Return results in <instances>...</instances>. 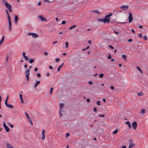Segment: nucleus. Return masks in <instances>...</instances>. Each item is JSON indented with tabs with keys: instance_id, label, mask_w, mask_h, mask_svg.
Masks as SVG:
<instances>
[{
	"instance_id": "b1692460",
	"label": "nucleus",
	"mask_w": 148,
	"mask_h": 148,
	"mask_svg": "<svg viewBox=\"0 0 148 148\" xmlns=\"http://www.w3.org/2000/svg\"><path fill=\"white\" fill-rule=\"evenodd\" d=\"M93 11L96 14H99L100 12L97 10H94Z\"/></svg>"
},
{
	"instance_id": "de8ad7c7",
	"label": "nucleus",
	"mask_w": 148,
	"mask_h": 148,
	"mask_svg": "<svg viewBox=\"0 0 148 148\" xmlns=\"http://www.w3.org/2000/svg\"><path fill=\"white\" fill-rule=\"evenodd\" d=\"M22 55H23V56L24 57V56H26V54H25V52H23V54H22Z\"/></svg>"
},
{
	"instance_id": "13d9d810",
	"label": "nucleus",
	"mask_w": 148,
	"mask_h": 148,
	"mask_svg": "<svg viewBox=\"0 0 148 148\" xmlns=\"http://www.w3.org/2000/svg\"><path fill=\"white\" fill-rule=\"evenodd\" d=\"M59 61V59L58 58H57L56 60V61L57 62H58Z\"/></svg>"
},
{
	"instance_id": "680f3d73",
	"label": "nucleus",
	"mask_w": 148,
	"mask_h": 148,
	"mask_svg": "<svg viewBox=\"0 0 148 148\" xmlns=\"http://www.w3.org/2000/svg\"><path fill=\"white\" fill-rule=\"evenodd\" d=\"M11 128H13L14 127L13 125L11 124H9Z\"/></svg>"
},
{
	"instance_id": "37998d69",
	"label": "nucleus",
	"mask_w": 148,
	"mask_h": 148,
	"mask_svg": "<svg viewBox=\"0 0 148 148\" xmlns=\"http://www.w3.org/2000/svg\"><path fill=\"white\" fill-rule=\"evenodd\" d=\"M7 101L8 100H6L5 101V106H6V105H7L8 104L7 103Z\"/></svg>"
},
{
	"instance_id": "c756f323",
	"label": "nucleus",
	"mask_w": 148,
	"mask_h": 148,
	"mask_svg": "<svg viewBox=\"0 0 148 148\" xmlns=\"http://www.w3.org/2000/svg\"><path fill=\"white\" fill-rule=\"evenodd\" d=\"M104 76V74L103 73H101L99 75V76L100 78H102Z\"/></svg>"
},
{
	"instance_id": "c03bdc74",
	"label": "nucleus",
	"mask_w": 148,
	"mask_h": 148,
	"mask_svg": "<svg viewBox=\"0 0 148 148\" xmlns=\"http://www.w3.org/2000/svg\"><path fill=\"white\" fill-rule=\"evenodd\" d=\"M66 23V21H62V24L64 25Z\"/></svg>"
},
{
	"instance_id": "2eb2a0df",
	"label": "nucleus",
	"mask_w": 148,
	"mask_h": 148,
	"mask_svg": "<svg viewBox=\"0 0 148 148\" xmlns=\"http://www.w3.org/2000/svg\"><path fill=\"white\" fill-rule=\"evenodd\" d=\"M18 19V17L16 15L14 18V21L16 23H17V21Z\"/></svg>"
},
{
	"instance_id": "1a4fd4ad",
	"label": "nucleus",
	"mask_w": 148,
	"mask_h": 148,
	"mask_svg": "<svg viewBox=\"0 0 148 148\" xmlns=\"http://www.w3.org/2000/svg\"><path fill=\"white\" fill-rule=\"evenodd\" d=\"M128 6L126 5H123L120 7V8L124 10H126L128 8Z\"/></svg>"
},
{
	"instance_id": "5fc2aeb1",
	"label": "nucleus",
	"mask_w": 148,
	"mask_h": 148,
	"mask_svg": "<svg viewBox=\"0 0 148 148\" xmlns=\"http://www.w3.org/2000/svg\"><path fill=\"white\" fill-rule=\"evenodd\" d=\"M99 116L100 117H104L105 116V115L104 114H102V115L99 114Z\"/></svg>"
},
{
	"instance_id": "864d4df0",
	"label": "nucleus",
	"mask_w": 148,
	"mask_h": 148,
	"mask_svg": "<svg viewBox=\"0 0 148 148\" xmlns=\"http://www.w3.org/2000/svg\"><path fill=\"white\" fill-rule=\"evenodd\" d=\"M9 30L10 31L11 30V25H9Z\"/></svg>"
},
{
	"instance_id": "bf43d9fd",
	"label": "nucleus",
	"mask_w": 148,
	"mask_h": 148,
	"mask_svg": "<svg viewBox=\"0 0 148 148\" xmlns=\"http://www.w3.org/2000/svg\"><path fill=\"white\" fill-rule=\"evenodd\" d=\"M132 39H128V41L129 42H131L132 41Z\"/></svg>"
},
{
	"instance_id": "f704fd0d",
	"label": "nucleus",
	"mask_w": 148,
	"mask_h": 148,
	"mask_svg": "<svg viewBox=\"0 0 148 148\" xmlns=\"http://www.w3.org/2000/svg\"><path fill=\"white\" fill-rule=\"evenodd\" d=\"M117 131H118L116 129V130H115V131H114L113 132V133L114 134H116L117 133Z\"/></svg>"
},
{
	"instance_id": "423d86ee",
	"label": "nucleus",
	"mask_w": 148,
	"mask_h": 148,
	"mask_svg": "<svg viewBox=\"0 0 148 148\" xmlns=\"http://www.w3.org/2000/svg\"><path fill=\"white\" fill-rule=\"evenodd\" d=\"M130 142L129 143V148H131L133 146L135 145L134 144V143L132 141V140L131 139L130 140Z\"/></svg>"
},
{
	"instance_id": "0e129e2a",
	"label": "nucleus",
	"mask_w": 148,
	"mask_h": 148,
	"mask_svg": "<svg viewBox=\"0 0 148 148\" xmlns=\"http://www.w3.org/2000/svg\"><path fill=\"white\" fill-rule=\"evenodd\" d=\"M41 2L40 1L38 3V5H41Z\"/></svg>"
},
{
	"instance_id": "09e8293b",
	"label": "nucleus",
	"mask_w": 148,
	"mask_h": 148,
	"mask_svg": "<svg viewBox=\"0 0 148 148\" xmlns=\"http://www.w3.org/2000/svg\"><path fill=\"white\" fill-rule=\"evenodd\" d=\"M88 83L90 85H92V82L91 81L88 82Z\"/></svg>"
},
{
	"instance_id": "aec40b11",
	"label": "nucleus",
	"mask_w": 148,
	"mask_h": 148,
	"mask_svg": "<svg viewBox=\"0 0 148 148\" xmlns=\"http://www.w3.org/2000/svg\"><path fill=\"white\" fill-rule=\"evenodd\" d=\"M21 99V103L23 102V101L22 98V94H20L19 95Z\"/></svg>"
},
{
	"instance_id": "4c0bfd02",
	"label": "nucleus",
	"mask_w": 148,
	"mask_h": 148,
	"mask_svg": "<svg viewBox=\"0 0 148 148\" xmlns=\"http://www.w3.org/2000/svg\"><path fill=\"white\" fill-rule=\"evenodd\" d=\"M53 88H51L50 89V94H51L53 91Z\"/></svg>"
},
{
	"instance_id": "774afa93",
	"label": "nucleus",
	"mask_w": 148,
	"mask_h": 148,
	"mask_svg": "<svg viewBox=\"0 0 148 148\" xmlns=\"http://www.w3.org/2000/svg\"><path fill=\"white\" fill-rule=\"evenodd\" d=\"M122 148H126V147L125 145H123L122 147Z\"/></svg>"
},
{
	"instance_id": "c9c22d12",
	"label": "nucleus",
	"mask_w": 148,
	"mask_h": 148,
	"mask_svg": "<svg viewBox=\"0 0 148 148\" xmlns=\"http://www.w3.org/2000/svg\"><path fill=\"white\" fill-rule=\"evenodd\" d=\"M65 45H66V48H68V45H69L68 42H66Z\"/></svg>"
},
{
	"instance_id": "3c124183",
	"label": "nucleus",
	"mask_w": 148,
	"mask_h": 148,
	"mask_svg": "<svg viewBox=\"0 0 148 148\" xmlns=\"http://www.w3.org/2000/svg\"><path fill=\"white\" fill-rule=\"evenodd\" d=\"M97 111V108L96 107L94 108L93 109V111L95 112H96Z\"/></svg>"
},
{
	"instance_id": "a211bd4d",
	"label": "nucleus",
	"mask_w": 148,
	"mask_h": 148,
	"mask_svg": "<svg viewBox=\"0 0 148 148\" xmlns=\"http://www.w3.org/2000/svg\"><path fill=\"white\" fill-rule=\"evenodd\" d=\"M6 106L7 107L9 108H13V106L12 105L10 104H8L7 105H6Z\"/></svg>"
},
{
	"instance_id": "a19ab883",
	"label": "nucleus",
	"mask_w": 148,
	"mask_h": 148,
	"mask_svg": "<svg viewBox=\"0 0 148 148\" xmlns=\"http://www.w3.org/2000/svg\"><path fill=\"white\" fill-rule=\"evenodd\" d=\"M138 36L140 38H142V34H138Z\"/></svg>"
},
{
	"instance_id": "7c9ffc66",
	"label": "nucleus",
	"mask_w": 148,
	"mask_h": 148,
	"mask_svg": "<svg viewBox=\"0 0 148 148\" xmlns=\"http://www.w3.org/2000/svg\"><path fill=\"white\" fill-rule=\"evenodd\" d=\"M29 75H27V74L25 75V77L27 78V81H28L29 80Z\"/></svg>"
},
{
	"instance_id": "58836bf2",
	"label": "nucleus",
	"mask_w": 148,
	"mask_h": 148,
	"mask_svg": "<svg viewBox=\"0 0 148 148\" xmlns=\"http://www.w3.org/2000/svg\"><path fill=\"white\" fill-rule=\"evenodd\" d=\"M143 38L144 40H147V36H143Z\"/></svg>"
},
{
	"instance_id": "f257e3e1",
	"label": "nucleus",
	"mask_w": 148,
	"mask_h": 148,
	"mask_svg": "<svg viewBox=\"0 0 148 148\" xmlns=\"http://www.w3.org/2000/svg\"><path fill=\"white\" fill-rule=\"evenodd\" d=\"M2 2L5 6L8 8L9 12H12V8L10 4L8 3L7 1L5 0H2Z\"/></svg>"
},
{
	"instance_id": "79ce46f5",
	"label": "nucleus",
	"mask_w": 148,
	"mask_h": 148,
	"mask_svg": "<svg viewBox=\"0 0 148 148\" xmlns=\"http://www.w3.org/2000/svg\"><path fill=\"white\" fill-rule=\"evenodd\" d=\"M8 58L9 57L8 56H6V61L7 62L8 61Z\"/></svg>"
},
{
	"instance_id": "393cba45",
	"label": "nucleus",
	"mask_w": 148,
	"mask_h": 148,
	"mask_svg": "<svg viewBox=\"0 0 148 148\" xmlns=\"http://www.w3.org/2000/svg\"><path fill=\"white\" fill-rule=\"evenodd\" d=\"M5 12H6V14L7 15V17L8 18L10 17V16L9 15L8 13V12L7 10H5Z\"/></svg>"
},
{
	"instance_id": "4d7b16f0",
	"label": "nucleus",
	"mask_w": 148,
	"mask_h": 148,
	"mask_svg": "<svg viewBox=\"0 0 148 148\" xmlns=\"http://www.w3.org/2000/svg\"><path fill=\"white\" fill-rule=\"evenodd\" d=\"M3 126L4 127L7 126L5 122L3 123Z\"/></svg>"
},
{
	"instance_id": "6e6d98bb",
	"label": "nucleus",
	"mask_w": 148,
	"mask_h": 148,
	"mask_svg": "<svg viewBox=\"0 0 148 148\" xmlns=\"http://www.w3.org/2000/svg\"><path fill=\"white\" fill-rule=\"evenodd\" d=\"M37 76L38 77H40L41 76V75L40 74L38 73L37 74Z\"/></svg>"
},
{
	"instance_id": "2f4dec72",
	"label": "nucleus",
	"mask_w": 148,
	"mask_h": 148,
	"mask_svg": "<svg viewBox=\"0 0 148 148\" xmlns=\"http://www.w3.org/2000/svg\"><path fill=\"white\" fill-rule=\"evenodd\" d=\"M26 61H27L28 60V58L27 56H25L24 57Z\"/></svg>"
},
{
	"instance_id": "a18cd8bd",
	"label": "nucleus",
	"mask_w": 148,
	"mask_h": 148,
	"mask_svg": "<svg viewBox=\"0 0 148 148\" xmlns=\"http://www.w3.org/2000/svg\"><path fill=\"white\" fill-rule=\"evenodd\" d=\"M70 135V134L68 133H67L66 134V137L67 138Z\"/></svg>"
},
{
	"instance_id": "412c9836",
	"label": "nucleus",
	"mask_w": 148,
	"mask_h": 148,
	"mask_svg": "<svg viewBox=\"0 0 148 148\" xmlns=\"http://www.w3.org/2000/svg\"><path fill=\"white\" fill-rule=\"evenodd\" d=\"M64 63H63L62 65H60L58 68L57 69V71H60V69L62 66L63 65H64Z\"/></svg>"
},
{
	"instance_id": "cd10ccee",
	"label": "nucleus",
	"mask_w": 148,
	"mask_h": 148,
	"mask_svg": "<svg viewBox=\"0 0 148 148\" xmlns=\"http://www.w3.org/2000/svg\"><path fill=\"white\" fill-rule=\"evenodd\" d=\"M122 57L124 59H125L126 60V56L125 55H124V54L122 55Z\"/></svg>"
},
{
	"instance_id": "6e6552de",
	"label": "nucleus",
	"mask_w": 148,
	"mask_h": 148,
	"mask_svg": "<svg viewBox=\"0 0 148 148\" xmlns=\"http://www.w3.org/2000/svg\"><path fill=\"white\" fill-rule=\"evenodd\" d=\"M25 114L26 116L27 117V118L28 120L29 121V122L32 125V122L30 118L29 117V116L28 114L26 112H25Z\"/></svg>"
},
{
	"instance_id": "8fccbe9b",
	"label": "nucleus",
	"mask_w": 148,
	"mask_h": 148,
	"mask_svg": "<svg viewBox=\"0 0 148 148\" xmlns=\"http://www.w3.org/2000/svg\"><path fill=\"white\" fill-rule=\"evenodd\" d=\"M110 88L112 90H113L114 88V87L113 86H110Z\"/></svg>"
},
{
	"instance_id": "338daca9",
	"label": "nucleus",
	"mask_w": 148,
	"mask_h": 148,
	"mask_svg": "<svg viewBox=\"0 0 148 148\" xmlns=\"http://www.w3.org/2000/svg\"><path fill=\"white\" fill-rule=\"evenodd\" d=\"M44 1L45 2H50V1L49 0H44Z\"/></svg>"
},
{
	"instance_id": "49530a36",
	"label": "nucleus",
	"mask_w": 148,
	"mask_h": 148,
	"mask_svg": "<svg viewBox=\"0 0 148 148\" xmlns=\"http://www.w3.org/2000/svg\"><path fill=\"white\" fill-rule=\"evenodd\" d=\"M108 46L109 47H110L111 49H114V47L110 45H109Z\"/></svg>"
},
{
	"instance_id": "20e7f679",
	"label": "nucleus",
	"mask_w": 148,
	"mask_h": 148,
	"mask_svg": "<svg viewBox=\"0 0 148 148\" xmlns=\"http://www.w3.org/2000/svg\"><path fill=\"white\" fill-rule=\"evenodd\" d=\"M129 23H131L133 20V17L132 14L130 12H129V16L128 17Z\"/></svg>"
},
{
	"instance_id": "69168bd1",
	"label": "nucleus",
	"mask_w": 148,
	"mask_h": 148,
	"mask_svg": "<svg viewBox=\"0 0 148 148\" xmlns=\"http://www.w3.org/2000/svg\"><path fill=\"white\" fill-rule=\"evenodd\" d=\"M49 68L50 69H53V68L51 66H50L49 67Z\"/></svg>"
},
{
	"instance_id": "39448f33",
	"label": "nucleus",
	"mask_w": 148,
	"mask_h": 148,
	"mask_svg": "<svg viewBox=\"0 0 148 148\" xmlns=\"http://www.w3.org/2000/svg\"><path fill=\"white\" fill-rule=\"evenodd\" d=\"M28 36H31L32 35L33 37L34 38H36L38 37V34L33 33H29L28 34Z\"/></svg>"
},
{
	"instance_id": "603ef678",
	"label": "nucleus",
	"mask_w": 148,
	"mask_h": 148,
	"mask_svg": "<svg viewBox=\"0 0 148 148\" xmlns=\"http://www.w3.org/2000/svg\"><path fill=\"white\" fill-rule=\"evenodd\" d=\"M109 56L108 57V58L109 59H110L111 58V56L110 54H109Z\"/></svg>"
},
{
	"instance_id": "f03ea898",
	"label": "nucleus",
	"mask_w": 148,
	"mask_h": 148,
	"mask_svg": "<svg viewBox=\"0 0 148 148\" xmlns=\"http://www.w3.org/2000/svg\"><path fill=\"white\" fill-rule=\"evenodd\" d=\"M112 15V14L111 13H110L109 14L107 15L104 17L103 19L104 23H109L110 20V16Z\"/></svg>"
},
{
	"instance_id": "72a5a7b5",
	"label": "nucleus",
	"mask_w": 148,
	"mask_h": 148,
	"mask_svg": "<svg viewBox=\"0 0 148 148\" xmlns=\"http://www.w3.org/2000/svg\"><path fill=\"white\" fill-rule=\"evenodd\" d=\"M143 95V93L142 92H140L138 94V95L139 96H142Z\"/></svg>"
},
{
	"instance_id": "5701e85b",
	"label": "nucleus",
	"mask_w": 148,
	"mask_h": 148,
	"mask_svg": "<svg viewBox=\"0 0 148 148\" xmlns=\"http://www.w3.org/2000/svg\"><path fill=\"white\" fill-rule=\"evenodd\" d=\"M76 26L75 25H73L70 27L69 28V29H71L75 27H76Z\"/></svg>"
},
{
	"instance_id": "052dcab7",
	"label": "nucleus",
	"mask_w": 148,
	"mask_h": 148,
	"mask_svg": "<svg viewBox=\"0 0 148 148\" xmlns=\"http://www.w3.org/2000/svg\"><path fill=\"white\" fill-rule=\"evenodd\" d=\"M44 54L45 55H48V53L47 52H45L44 53Z\"/></svg>"
},
{
	"instance_id": "f3484780",
	"label": "nucleus",
	"mask_w": 148,
	"mask_h": 148,
	"mask_svg": "<svg viewBox=\"0 0 148 148\" xmlns=\"http://www.w3.org/2000/svg\"><path fill=\"white\" fill-rule=\"evenodd\" d=\"M40 81H36V82L34 86V87L35 88L40 83Z\"/></svg>"
},
{
	"instance_id": "ddd939ff",
	"label": "nucleus",
	"mask_w": 148,
	"mask_h": 148,
	"mask_svg": "<svg viewBox=\"0 0 148 148\" xmlns=\"http://www.w3.org/2000/svg\"><path fill=\"white\" fill-rule=\"evenodd\" d=\"M25 75L27 74V75H29L30 74V71L29 69H27L25 71Z\"/></svg>"
},
{
	"instance_id": "e433bc0d",
	"label": "nucleus",
	"mask_w": 148,
	"mask_h": 148,
	"mask_svg": "<svg viewBox=\"0 0 148 148\" xmlns=\"http://www.w3.org/2000/svg\"><path fill=\"white\" fill-rule=\"evenodd\" d=\"M97 105H100V101H97Z\"/></svg>"
},
{
	"instance_id": "f8f14e48",
	"label": "nucleus",
	"mask_w": 148,
	"mask_h": 148,
	"mask_svg": "<svg viewBox=\"0 0 148 148\" xmlns=\"http://www.w3.org/2000/svg\"><path fill=\"white\" fill-rule=\"evenodd\" d=\"M6 146L7 148H13V147L8 143H6Z\"/></svg>"
},
{
	"instance_id": "bb28decb",
	"label": "nucleus",
	"mask_w": 148,
	"mask_h": 148,
	"mask_svg": "<svg viewBox=\"0 0 148 148\" xmlns=\"http://www.w3.org/2000/svg\"><path fill=\"white\" fill-rule=\"evenodd\" d=\"M34 61V60L33 59H31L29 60V63H32Z\"/></svg>"
},
{
	"instance_id": "4468645a",
	"label": "nucleus",
	"mask_w": 148,
	"mask_h": 148,
	"mask_svg": "<svg viewBox=\"0 0 148 148\" xmlns=\"http://www.w3.org/2000/svg\"><path fill=\"white\" fill-rule=\"evenodd\" d=\"M125 123L130 128H131V124L129 121H126Z\"/></svg>"
},
{
	"instance_id": "c85d7f7f",
	"label": "nucleus",
	"mask_w": 148,
	"mask_h": 148,
	"mask_svg": "<svg viewBox=\"0 0 148 148\" xmlns=\"http://www.w3.org/2000/svg\"><path fill=\"white\" fill-rule=\"evenodd\" d=\"M4 40V36H3L2 38H1V40L0 42H1L3 43Z\"/></svg>"
},
{
	"instance_id": "a878e982",
	"label": "nucleus",
	"mask_w": 148,
	"mask_h": 148,
	"mask_svg": "<svg viewBox=\"0 0 148 148\" xmlns=\"http://www.w3.org/2000/svg\"><path fill=\"white\" fill-rule=\"evenodd\" d=\"M145 112V110L144 109H142L141 110V113L143 114Z\"/></svg>"
},
{
	"instance_id": "7ed1b4c3",
	"label": "nucleus",
	"mask_w": 148,
	"mask_h": 148,
	"mask_svg": "<svg viewBox=\"0 0 148 148\" xmlns=\"http://www.w3.org/2000/svg\"><path fill=\"white\" fill-rule=\"evenodd\" d=\"M64 106V104L62 103H60V111L59 112V114L60 115V116L61 117L62 116V112L63 111V108Z\"/></svg>"
},
{
	"instance_id": "473e14b6",
	"label": "nucleus",
	"mask_w": 148,
	"mask_h": 148,
	"mask_svg": "<svg viewBox=\"0 0 148 148\" xmlns=\"http://www.w3.org/2000/svg\"><path fill=\"white\" fill-rule=\"evenodd\" d=\"M97 20L100 22H104L103 19H98Z\"/></svg>"
},
{
	"instance_id": "dca6fc26",
	"label": "nucleus",
	"mask_w": 148,
	"mask_h": 148,
	"mask_svg": "<svg viewBox=\"0 0 148 148\" xmlns=\"http://www.w3.org/2000/svg\"><path fill=\"white\" fill-rule=\"evenodd\" d=\"M8 18V21L9 25H11V23L10 17Z\"/></svg>"
},
{
	"instance_id": "ea45409f",
	"label": "nucleus",
	"mask_w": 148,
	"mask_h": 148,
	"mask_svg": "<svg viewBox=\"0 0 148 148\" xmlns=\"http://www.w3.org/2000/svg\"><path fill=\"white\" fill-rule=\"evenodd\" d=\"M117 35H118L119 34V32L115 31L114 30L113 31Z\"/></svg>"
},
{
	"instance_id": "9b49d317",
	"label": "nucleus",
	"mask_w": 148,
	"mask_h": 148,
	"mask_svg": "<svg viewBox=\"0 0 148 148\" xmlns=\"http://www.w3.org/2000/svg\"><path fill=\"white\" fill-rule=\"evenodd\" d=\"M45 131L44 130H42V139H45Z\"/></svg>"
},
{
	"instance_id": "e2e57ef3",
	"label": "nucleus",
	"mask_w": 148,
	"mask_h": 148,
	"mask_svg": "<svg viewBox=\"0 0 148 148\" xmlns=\"http://www.w3.org/2000/svg\"><path fill=\"white\" fill-rule=\"evenodd\" d=\"M86 100L88 102H89L90 101V99H86Z\"/></svg>"
},
{
	"instance_id": "6ab92c4d",
	"label": "nucleus",
	"mask_w": 148,
	"mask_h": 148,
	"mask_svg": "<svg viewBox=\"0 0 148 148\" xmlns=\"http://www.w3.org/2000/svg\"><path fill=\"white\" fill-rule=\"evenodd\" d=\"M6 131L7 132H8L10 131V129L7 126H6L4 127Z\"/></svg>"
},
{
	"instance_id": "9d476101",
	"label": "nucleus",
	"mask_w": 148,
	"mask_h": 148,
	"mask_svg": "<svg viewBox=\"0 0 148 148\" xmlns=\"http://www.w3.org/2000/svg\"><path fill=\"white\" fill-rule=\"evenodd\" d=\"M38 18L39 19L41 20L42 21H47V19L44 17L43 16L40 15L38 16Z\"/></svg>"
},
{
	"instance_id": "0eeeda50",
	"label": "nucleus",
	"mask_w": 148,
	"mask_h": 148,
	"mask_svg": "<svg viewBox=\"0 0 148 148\" xmlns=\"http://www.w3.org/2000/svg\"><path fill=\"white\" fill-rule=\"evenodd\" d=\"M132 126L134 129L135 130L137 126V122L136 121H134L132 124Z\"/></svg>"
},
{
	"instance_id": "4be33fe9",
	"label": "nucleus",
	"mask_w": 148,
	"mask_h": 148,
	"mask_svg": "<svg viewBox=\"0 0 148 148\" xmlns=\"http://www.w3.org/2000/svg\"><path fill=\"white\" fill-rule=\"evenodd\" d=\"M136 68L138 70L140 73H143L142 70H141V69L140 68V67L138 66H136Z\"/></svg>"
}]
</instances>
